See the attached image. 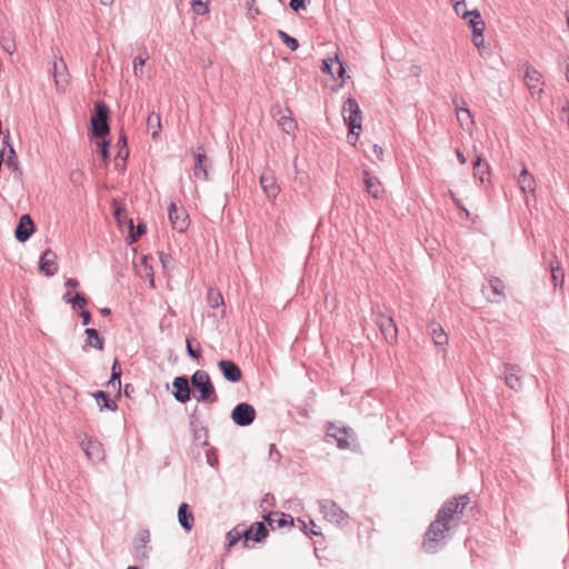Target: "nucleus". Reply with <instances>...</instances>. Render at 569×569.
<instances>
[{
	"mask_svg": "<svg viewBox=\"0 0 569 569\" xmlns=\"http://www.w3.org/2000/svg\"><path fill=\"white\" fill-rule=\"evenodd\" d=\"M453 10L457 14H459V7L465 6V0H451Z\"/></svg>",
	"mask_w": 569,
	"mask_h": 569,
	"instance_id": "obj_58",
	"label": "nucleus"
},
{
	"mask_svg": "<svg viewBox=\"0 0 569 569\" xmlns=\"http://www.w3.org/2000/svg\"><path fill=\"white\" fill-rule=\"evenodd\" d=\"M244 531H250L248 535L249 541L252 540L254 542H261L267 538L269 531L263 522L257 521L253 522L248 529Z\"/></svg>",
	"mask_w": 569,
	"mask_h": 569,
	"instance_id": "obj_26",
	"label": "nucleus"
},
{
	"mask_svg": "<svg viewBox=\"0 0 569 569\" xmlns=\"http://www.w3.org/2000/svg\"><path fill=\"white\" fill-rule=\"evenodd\" d=\"M118 146L119 148H123L124 149V156H123V160H126L129 156V150H128V147H127V137L124 133H121L119 140H118Z\"/></svg>",
	"mask_w": 569,
	"mask_h": 569,
	"instance_id": "obj_52",
	"label": "nucleus"
},
{
	"mask_svg": "<svg viewBox=\"0 0 569 569\" xmlns=\"http://www.w3.org/2000/svg\"><path fill=\"white\" fill-rule=\"evenodd\" d=\"M482 292L491 303H500L505 298V284L498 277H491L482 287Z\"/></svg>",
	"mask_w": 569,
	"mask_h": 569,
	"instance_id": "obj_9",
	"label": "nucleus"
},
{
	"mask_svg": "<svg viewBox=\"0 0 569 569\" xmlns=\"http://www.w3.org/2000/svg\"><path fill=\"white\" fill-rule=\"evenodd\" d=\"M57 254L51 249H46L39 261V270L47 277H52L58 271Z\"/></svg>",
	"mask_w": 569,
	"mask_h": 569,
	"instance_id": "obj_17",
	"label": "nucleus"
},
{
	"mask_svg": "<svg viewBox=\"0 0 569 569\" xmlns=\"http://www.w3.org/2000/svg\"><path fill=\"white\" fill-rule=\"evenodd\" d=\"M193 431L194 440L201 441L202 446H208V429L206 427H201L199 429H194Z\"/></svg>",
	"mask_w": 569,
	"mask_h": 569,
	"instance_id": "obj_44",
	"label": "nucleus"
},
{
	"mask_svg": "<svg viewBox=\"0 0 569 569\" xmlns=\"http://www.w3.org/2000/svg\"><path fill=\"white\" fill-rule=\"evenodd\" d=\"M64 286L70 290H76L79 286V281L76 278H68Z\"/></svg>",
	"mask_w": 569,
	"mask_h": 569,
	"instance_id": "obj_56",
	"label": "nucleus"
},
{
	"mask_svg": "<svg viewBox=\"0 0 569 569\" xmlns=\"http://www.w3.org/2000/svg\"><path fill=\"white\" fill-rule=\"evenodd\" d=\"M260 186L269 199H276L280 192V187L277 183L276 177L272 172L266 171L260 176Z\"/></svg>",
	"mask_w": 569,
	"mask_h": 569,
	"instance_id": "obj_18",
	"label": "nucleus"
},
{
	"mask_svg": "<svg viewBox=\"0 0 569 569\" xmlns=\"http://www.w3.org/2000/svg\"><path fill=\"white\" fill-rule=\"evenodd\" d=\"M463 20H467L468 27L472 30L475 36L479 37L480 31L486 29L485 21L481 18V14L478 9H473L470 11H465L461 14Z\"/></svg>",
	"mask_w": 569,
	"mask_h": 569,
	"instance_id": "obj_19",
	"label": "nucleus"
},
{
	"mask_svg": "<svg viewBox=\"0 0 569 569\" xmlns=\"http://www.w3.org/2000/svg\"><path fill=\"white\" fill-rule=\"evenodd\" d=\"M128 226L130 230H133V221L132 219L128 220ZM147 232V224L144 222H139L136 227L134 231H130L128 238L130 239V243L137 242L141 236Z\"/></svg>",
	"mask_w": 569,
	"mask_h": 569,
	"instance_id": "obj_35",
	"label": "nucleus"
},
{
	"mask_svg": "<svg viewBox=\"0 0 569 569\" xmlns=\"http://www.w3.org/2000/svg\"><path fill=\"white\" fill-rule=\"evenodd\" d=\"M147 127H148V129H152V133H151L152 139H157L159 136V132L161 130L160 116L156 112H151L147 119Z\"/></svg>",
	"mask_w": 569,
	"mask_h": 569,
	"instance_id": "obj_36",
	"label": "nucleus"
},
{
	"mask_svg": "<svg viewBox=\"0 0 569 569\" xmlns=\"http://www.w3.org/2000/svg\"><path fill=\"white\" fill-rule=\"evenodd\" d=\"M502 367H503V371L501 372V375L503 376V380H505L506 385L515 391L522 390L523 376H522V370H521L520 366L506 362V363H503Z\"/></svg>",
	"mask_w": 569,
	"mask_h": 569,
	"instance_id": "obj_8",
	"label": "nucleus"
},
{
	"mask_svg": "<svg viewBox=\"0 0 569 569\" xmlns=\"http://www.w3.org/2000/svg\"><path fill=\"white\" fill-rule=\"evenodd\" d=\"M146 60H147V58H142L141 56L136 57L133 59V72L136 76L142 74Z\"/></svg>",
	"mask_w": 569,
	"mask_h": 569,
	"instance_id": "obj_46",
	"label": "nucleus"
},
{
	"mask_svg": "<svg viewBox=\"0 0 569 569\" xmlns=\"http://www.w3.org/2000/svg\"><path fill=\"white\" fill-rule=\"evenodd\" d=\"M192 339L187 338L186 347L188 356L193 360H199L201 358V347L200 343H197V348H193Z\"/></svg>",
	"mask_w": 569,
	"mask_h": 569,
	"instance_id": "obj_41",
	"label": "nucleus"
},
{
	"mask_svg": "<svg viewBox=\"0 0 569 569\" xmlns=\"http://www.w3.org/2000/svg\"><path fill=\"white\" fill-rule=\"evenodd\" d=\"M86 346L96 348L98 350H103L104 348V338L101 337L100 332L94 328H87L86 329Z\"/></svg>",
	"mask_w": 569,
	"mask_h": 569,
	"instance_id": "obj_29",
	"label": "nucleus"
},
{
	"mask_svg": "<svg viewBox=\"0 0 569 569\" xmlns=\"http://www.w3.org/2000/svg\"><path fill=\"white\" fill-rule=\"evenodd\" d=\"M249 533L250 531H238L237 529L230 530L226 536L228 541V548L233 547L240 540H242V543L246 548H249Z\"/></svg>",
	"mask_w": 569,
	"mask_h": 569,
	"instance_id": "obj_30",
	"label": "nucleus"
},
{
	"mask_svg": "<svg viewBox=\"0 0 569 569\" xmlns=\"http://www.w3.org/2000/svg\"><path fill=\"white\" fill-rule=\"evenodd\" d=\"M191 6H192V10L199 16H203L208 12V0L191 1Z\"/></svg>",
	"mask_w": 569,
	"mask_h": 569,
	"instance_id": "obj_42",
	"label": "nucleus"
},
{
	"mask_svg": "<svg viewBox=\"0 0 569 569\" xmlns=\"http://www.w3.org/2000/svg\"><path fill=\"white\" fill-rule=\"evenodd\" d=\"M190 383L198 395H194L197 401L213 403L218 401V396L210 376L204 370H197L190 378Z\"/></svg>",
	"mask_w": 569,
	"mask_h": 569,
	"instance_id": "obj_2",
	"label": "nucleus"
},
{
	"mask_svg": "<svg viewBox=\"0 0 569 569\" xmlns=\"http://www.w3.org/2000/svg\"><path fill=\"white\" fill-rule=\"evenodd\" d=\"M103 140L101 141L100 143V154L102 157V160L107 163L109 158H110V153H109V149H110V140L108 139H104L102 138Z\"/></svg>",
	"mask_w": 569,
	"mask_h": 569,
	"instance_id": "obj_45",
	"label": "nucleus"
},
{
	"mask_svg": "<svg viewBox=\"0 0 569 569\" xmlns=\"http://www.w3.org/2000/svg\"><path fill=\"white\" fill-rule=\"evenodd\" d=\"M218 368L223 378L231 383H237L242 379V371L240 367L232 360L222 359L218 361Z\"/></svg>",
	"mask_w": 569,
	"mask_h": 569,
	"instance_id": "obj_12",
	"label": "nucleus"
},
{
	"mask_svg": "<svg viewBox=\"0 0 569 569\" xmlns=\"http://www.w3.org/2000/svg\"><path fill=\"white\" fill-rule=\"evenodd\" d=\"M263 520L274 529V523L278 528H283L286 526H293V518L284 512L280 511H271L263 516Z\"/></svg>",
	"mask_w": 569,
	"mask_h": 569,
	"instance_id": "obj_20",
	"label": "nucleus"
},
{
	"mask_svg": "<svg viewBox=\"0 0 569 569\" xmlns=\"http://www.w3.org/2000/svg\"><path fill=\"white\" fill-rule=\"evenodd\" d=\"M106 386L107 388H118L117 381H112V378L109 379Z\"/></svg>",
	"mask_w": 569,
	"mask_h": 569,
	"instance_id": "obj_63",
	"label": "nucleus"
},
{
	"mask_svg": "<svg viewBox=\"0 0 569 569\" xmlns=\"http://www.w3.org/2000/svg\"><path fill=\"white\" fill-rule=\"evenodd\" d=\"M110 110L103 101L94 103V110L90 119V131L94 138H106L110 133Z\"/></svg>",
	"mask_w": 569,
	"mask_h": 569,
	"instance_id": "obj_3",
	"label": "nucleus"
},
{
	"mask_svg": "<svg viewBox=\"0 0 569 569\" xmlns=\"http://www.w3.org/2000/svg\"><path fill=\"white\" fill-rule=\"evenodd\" d=\"M343 121L349 130V138L356 134V139L359 138V131L361 130V110L355 98H348L341 110Z\"/></svg>",
	"mask_w": 569,
	"mask_h": 569,
	"instance_id": "obj_4",
	"label": "nucleus"
},
{
	"mask_svg": "<svg viewBox=\"0 0 569 569\" xmlns=\"http://www.w3.org/2000/svg\"><path fill=\"white\" fill-rule=\"evenodd\" d=\"M518 184L523 193L535 194L536 192V180L533 176L523 168L518 177Z\"/></svg>",
	"mask_w": 569,
	"mask_h": 569,
	"instance_id": "obj_21",
	"label": "nucleus"
},
{
	"mask_svg": "<svg viewBox=\"0 0 569 569\" xmlns=\"http://www.w3.org/2000/svg\"><path fill=\"white\" fill-rule=\"evenodd\" d=\"M92 397L97 400L100 410L116 411L118 409L116 400L111 399L109 393L103 390L93 392Z\"/></svg>",
	"mask_w": 569,
	"mask_h": 569,
	"instance_id": "obj_24",
	"label": "nucleus"
},
{
	"mask_svg": "<svg viewBox=\"0 0 569 569\" xmlns=\"http://www.w3.org/2000/svg\"><path fill=\"white\" fill-rule=\"evenodd\" d=\"M84 451L89 459H99L101 453V445L99 442L89 440Z\"/></svg>",
	"mask_w": 569,
	"mask_h": 569,
	"instance_id": "obj_39",
	"label": "nucleus"
},
{
	"mask_svg": "<svg viewBox=\"0 0 569 569\" xmlns=\"http://www.w3.org/2000/svg\"><path fill=\"white\" fill-rule=\"evenodd\" d=\"M483 32H485V30H481L479 37L475 36V33H472V42L478 49H480L483 46V41H485Z\"/></svg>",
	"mask_w": 569,
	"mask_h": 569,
	"instance_id": "obj_54",
	"label": "nucleus"
},
{
	"mask_svg": "<svg viewBox=\"0 0 569 569\" xmlns=\"http://www.w3.org/2000/svg\"><path fill=\"white\" fill-rule=\"evenodd\" d=\"M279 124L281 126L282 130L286 132V133H290L292 132L297 124L295 122V120L292 118H289V117H282L279 121Z\"/></svg>",
	"mask_w": 569,
	"mask_h": 569,
	"instance_id": "obj_43",
	"label": "nucleus"
},
{
	"mask_svg": "<svg viewBox=\"0 0 569 569\" xmlns=\"http://www.w3.org/2000/svg\"><path fill=\"white\" fill-rule=\"evenodd\" d=\"M150 541V532L149 530L144 529V530H140L134 539V549L137 551V556L141 559L143 558H148L146 551H142L143 549L147 548V545L149 543Z\"/></svg>",
	"mask_w": 569,
	"mask_h": 569,
	"instance_id": "obj_27",
	"label": "nucleus"
},
{
	"mask_svg": "<svg viewBox=\"0 0 569 569\" xmlns=\"http://www.w3.org/2000/svg\"><path fill=\"white\" fill-rule=\"evenodd\" d=\"M114 218L118 220L119 223H124L127 220V212L124 208H117L113 212Z\"/></svg>",
	"mask_w": 569,
	"mask_h": 569,
	"instance_id": "obj_51",
	"label": "nucleus"
},
{
	"mask_svg": "<svg viewBox=\"0 0 569 569\" xmlns=\"http://www.w3.org/2000/svg\"><path fill=\"white\" fill-rule=\"evenodd\" d=\"M283 43L291 50V51H296L298 48H299V41L291 37V36H288V38H286V40L283 41Z\"/></svg>",
	"mask_w": 569,
	"mask_h": 569,
	"instance_id": "obj_50",
	"label": "nucleus"
},
{
	"mask_svg": "<svg viewBox=\"0 0 569 569\" xmlns=\"http://www.w3.org/2000/svg\"><path fill=\"white\" fill-rule=\"evenodd\" d=\"M557 264H553V261L550 262V270H551V279L555 289L562 288L565 282V271L561 268L559 261H556Z\"/></svg>",
	"mask_w": 569,
	"mask_h": 569,
	"instance_id": "obj_32",
	"label": "nucleus"
},
{
	"mask_svg": "<svg viewBox=\"0 0 569 569\" xmlns=\"http://www.w3.org/2000/svg\"><path fill=\"white\" fill-rule=\"evenodd\" d=\"M278 37L281 39V41L283 42L286 40V38H288V33L284 32L283 30H278Z\"/></svg>",
	"mask_w": 569,
	"mask_h": 569,
	"instance_id": "obj_62",
	"label": "nucleus"
},
{
	"mask_svg": "<svg viewBox=\"0 0 569 569\" xmlns=\"http://www.w3.org/2000/svg\"><path fill=\"white\" fill-rule=\"evenodd\" d=\"M187 376H179L173 379L172 395L174 399L180 403H186L191 399L190 382Z\"/></svg>",
	"mask_w": 569,
	"mask_h": 569,
	"instance_id": "obj_11",
	"label": "nucleus"
},
{
	"mask_svg": "<svg viewBox=\"0 0 569 569\" xmlns=\"http://www.w3.org/2000/svg\"><path fill=\"white\" fill-rule=\"evenodd\" d=\"M206 458H207V462L209 466H211V467L218 466V463H219L218 453L214 448H210L207 450Z\"/></svg>",
	"mask_w": 569,
	"mask_h": 569,
	"instance_id": "obj_48",
	"label": "nucleus"
},
{
	"mask_svg": "<svg viewBox=\"0 0 569 569\" xmlns=\"http://www.w3.org/2000/svg\"><path fill=\"white\" fill-rule=\"evenodd\" d=\"M133 390H134V389H133V386H132V385L127 383V385L124 386V395H126L127 397H129V396H130V392H132Z\"/></svg>",
	"mask_w": 569,
	"mask_h": 569,
	"instance_id": "obj_60",
	"label": "nucleus"
},
{
	"mask_svg": "<svg viewBox=\"0 0 569 569\" xmlns=\"http://www.w3.org/2000/svg\"><path fill=\"white\" fill-rule=\"evenodd\" d=\"M335 62L338 63V68H337L338 78H343V76L346 73V69H345L342 61H340L338 56H336L335 58H328V59L322 60V66H321L322 72L335 76V72L332 71V66Z\"/></svg>",
	"mask_w": 569,
	"mask_h": 569,
	"instance_id": "obj_28",
	"label": "nucleus"
},
{
	"mask_svg": "<svg viewBox=\"0 0 569 569\" xmlns=\"http://www.w3.org/2000/svg\"><path fill=\"white\" fill-rule=\"evenodd\" d=\"M121 375H122V371H121V366H120V362L119 360L116 358L113 360V363H112V367H111V377L112 378V381H117V385H118V392L116 395V398H119L120 395H121Z\"/></svg>",
	"mask_w": 569,
	"mask_h": 569,
	"instance_id": "obj_38",
	"label": "nucleus"
},
{
	"mask_svg": "<svg viewBox=\"0 0 569 569\" xmlns=\"http://www.w3.org/2000/svg\"><path fill=\"white\" fill-rule=\"evenodd\" d=\"M9 139H10V133L8 131L7 134L3 137V144L6 148H8L7 158H6V160L3 159V162H4L6 167L9 170H11L18 179H21L22 170L19 167V161H18L16 150H14L13 146L9 142Z\"/></svg>",
	"mask_w": 569,
	"mask_h": 569,
	"instance_id": "obj_16",
	"label": "nucleus"
},
{
	"mask_svg": "<svg viewBox=\"0 0 569 569\" xmlns=\"http://www.w3.org/2000/svg\"><path fill=\"white\" fill-rule=\"evenodd\" d=\"M80 318L83 326H88L92 320L91 313L88 310H82L80 312Z\"/></svg>",
	"mask_w": 569,
	"mask_h": 569,
	"instance_id": "obj_55",
	"label": "nucleus"
},
{
	"mask_svg": "<svg viewBox=\"0 0 569 569\" xmlns=\"http://www.w3.org/2000/svg\"><path fill=\"white\" fill-rule=\"evenodd\" d=\"M99 312L103 316V317H107L109 315H111V309L108 308V307H103L99 310Z\"/></svg>",
	"mask_w": 569,
	"mask_h": 569,
	"instance_id": "obj_61",
	"label": "nucleus"
},
{
	"mask_svg": "<svg viewBox=\"0 0 569 569\" xmlns=\"http://www.w3.org/2000/svg\"><path fill=\"white\" fill-rule=\"evenodd\" d=\"M234 425L239 427H248L253 423L257 417L254 407L248 402L236 405L230 415Z\"/></svg>",
	"mask_w": 569,
	"mask_h": 569,
	"instance_id": "obj_7",
	"label": "nucleus"
},
{
	"mask_svg": "<svg viewBox=\"0 0 569 569\" xmlns=\"http://www.w3.org/2000/svg\"><path fill=\"white\" fill-rule=\"evenodd\" d=\"M453 103L456 106L457 111V118L461 126H463L465 122L470 121L472 122V116L468 108L459 107L456 102V99H453Z\"/></svg>",
	"mask_w": 569,
	"mask_h": 569,
	"instance_id": "obj_40",
	"label": "nucleus"
},
{
	"mask_svg": "<svg viewBox=\"0 0 569 569\" xmlns=\"http://www.w3.org/2000/svg\"><path fill=\"white\" fill-rule=\"evenodd\" d=\"M290 8L298 12L307 8V0H289Z\"/></svg>",
	"mask_w": 569,
	"mask_h": 569,
	"instance_id": "obj_49",
	"label": "nucleus"
},
{
	"mask_svg": "<svg viewBox=\"0 0 569 569\" xmlns=\"http://www.w3.org/2000/svg\"><path fill=\"white\" fill-rule=\"evenodd\" d=\"M207 301L210 308L216 309L223 305V297L219 290L209 288Z\"/></svg>",
	"mask_w": 569,
	"mask_h": 569,
	"instance_id": "obj_37",
	"label": "nucleus"
},
{
	"mask_svg": "<svg viewBox=\"0 0 569 569\" xmlns=\"http://www.w3.org/2000/svg\"><path fill=\"white\" fill-rule=\"evenodd\" d=\"M490 167L481 156H477L473 161V176L479 179L482 183L489 180Z\"/></svg>",
	"mask_w": 569,
	"mask_h": 569,
	"instance_id": "obj_25",
	"label": "nucleus"
},
{
	"mask_svg": "<svg viewBox=\"0 0 569 569\" xmlns=\"http://www.w3.org/2000/svg\"><path fill=\"white\" fill-rule=\"evenodd\" d=\"M320 511L323 517L338 526L347 523L348 515L333 500L323 499L319 501Z\"/></svg>",
	"mask_w": 569,
	"mask_h": 569,
	"instance_id": "obj_6",
	"label": "nucleus"
},
{
	"mask_svg": "<svg viewBox=\"0 0 569 569\" xmlns=\"http://www.w3.org/2000/svg\"><path fill=\"white\" fill-rule=\"evenodd\" d=\"M358 139H356V134L351 136V138L348 137V141L355 146Z\"/></svg>",
	"mask_w": 569,
	"mask_h": 569,
	"instance_id": "obj_64",
	"label": "nucleus"
},
{
	"mask_svg": "<svg viewBox=\"0 0 569 569\" xmlns=\"http://www.w3.org/2000/svg\"><path fill=\"white\" fill-rule=\"evenodd\" d=\"M363 181L366 184V190L371 197L375 199L382 197L383 189L381 188L379 180L371 177L367 170H363Z\"/></svg>",
	"mask_w": 569,
	"mask_h": 569,
	"instance_id": "obj_23",
	"label": "nucleus"
},
{
	"mask_svg": "<svg viewBox=\"0 0 569 569\" xmlns=\"http://www.w3.org/2000/svg\"><path fill=\"white\" fill-rule=\"evenodd\" d=\"M457 158L461 164H465L467 162L466 156L459 150H456Z\"/></svg>",
	"mask_w": 569,
	"mask_h": 569,
	"instance_id": "obj_59",
	"label": "nucleus"
},
{
	"mask_svg": "<svg viewBox=\"0 0 569 569\" xmlns=\"http://www.w3.org/2000/svg\"><path fill=\"white\" fill-rule=\"evenodd\" d=\"M430 335L436 346L443 347L448 343L447 333L440 325L432 323Z\"/></svg>",
	"mask_w": 569,
	"mask_h": 569,
	"instance_id": "obj_34",
	"label": "nucleus"
},
{
	"mask_svg": "<svg viewBox=\"0 0 569 569\" xmlns=\"http://www.w3.org/2000/svg\"><path fill=\"white\" fill-rule=\"evenodd\" d=\"M83 179H84V173L79 170V169H74L70 172V181L74 184V186H80L82 184L83 182Z\"/></svg>",
	"mask_w": 569,
	"mask_h": 569,
	"instance_id": "obj_47",
	"label": "nucleus"
},
{
	"mask_svg": "<svg viewBox=\"0 0 569 569\" xmlns=\"http://www.w3.org/2000/svg\"><path fill=\"white\" fill-rule=\"evenodd\" d=\"M469 502L468 495H459L442 503L423 535V551L436 553L446 546L449 531L460 525L463 510Z\"/></svg>",
	"mask_w": 569,
	"mask_h": 569,
	"instance_id": "obj_1",
	"label": "nucleus"
},
{
	"mask_svg": "<svg viewBox=\"0 0 569 569\" xmlns=\"http://www.w3.org/2000/svg\"><path fill=\"white\" fill-rule=\"evenodd\" d=\"M196 162L193 167V174L197 179L208 180V163L209 159L204 153V149L202 146H198L193 152Z\"/></svg>",
	"mask_w": 569,
	"mask_h": 569,
	"instance_id": "obj_14",
	"label": "nucleus"
},
{
	"mask_svg": "<svg viewBox=\"0 0 569 569\" xmlns=\"http://www.w3.org/2000/svg\"><path fill=\"white\" fill-rule=\"evenodd\" d=\"M376 323L379 327L382 336L389 343L397 342L398 328H397L396 322L391 316H387V315L379 312L376 316Z\"/></svg>",
	"mask_w": 569,
	"mask_h": 569,
	"instance_id": "obj_10",
	"label": "nucleus"
},
{
	"mask_svg": "<svg viewBox=\"0 0 569 569\" xmlns=\"http://www.w3.org/2000/svg\"><path fill=\"white\" fill-rule=\"evenodd\" d=\"M160 261L163 266V268H170L172 267V257L168 253H160Z\"/></svg>",
	"mask_w": 569,
	"mask_h": 569,
	"instance_id": "obj_53",
	"label": "nucleus"
},
{
	"mask_svg": "<svg viewBox=\"0 0 569 569\" xmlns=\"http://www.w3.org/2000/svg\"><path fill=\"white\" fill-rule=\"evenodd\" d=\"M178 520L180 526L186 530L190 531L193 527L194 518L187 502H182L178 509Z\"/></svg>",
	"mask_w": 569,
	"mask_h": 569,
	"instance_id": "obj_22",
	"label": "nucleus"
},
{
	"mask_svg": "<svg viewBox=\"0 0 569 569\" xmlns=\"http://www.w3.org/2000/svg\"><path fill=\"white\" fill-rule=\"evenodd\" d=\"M34 232V222L29 213L20 217L14 230V237L19 242H26Z\"/></svg>",
	"mask_w": 569,
	"mask_h": 569,
	"instance_id": "obj_13",
	"label": "nucleus"
},
{
	"mask_svg": "<svg viewBox=\"0 0 569 569\" xmlns=\"http://www.w3.org/2000/svg\"><path fill=\"white\" fill-rule=\"evenodd\" d=\"M66 303H70L73 309H82L87 306V298L80 293L76 292L73 297L70 296V292H66L62 297Z\"/></svg>",
	"mask_w": 569,
	"mask_h": 569,
	"instance_id": "obj_33",
	"label": "nucleus"
},
{
	"mask_svg": "<svg viewBox=\"0 0 569 569\" xmlns=\"http://www.w3.org/2000/svg\"><path fill=\"white\" fill-rule=\"evenodd\" d=\"M327 438H333L339 449H350L351 445L356 442L357 436L353 429L349 427H337L335 423L329 422L327 427Z\"/></svg>",
	"mask_w": 569,
	"mask_h": 569,
	"instance_id": "obj_5",
	"label": "nucleus"
},
{
	"mask_svg": "<svg viewBox=\"0 0 569 569\" xmlns=\"http://www.w3.org/2000/svg\"><path fill=\"white\" fill-rule=\"evenodd\" d=\"M541 74L531 66H527L525 80L529 90L533 93L535 90L538 89V83L540 81Z\"/></svg>",
	"mask_w": 569,
	"mask_h": 569,
	"instance_id": "obj_31",
	"label": "nucleus"
},
{
	"mask_svg": "<svg viewBox=\"0 0 569 569\" xmlns=\"http://www.w3.org/2000/svg\"><path fill=\"white\" fill-rule=\"evenodd\" d=\"M168 216L172 228L179 232H183L187 230L189 226L188 214L184 210H178L174 202H171L168 208Z\"/></svg>",
	"mask_w": 569,
	"mask_h": 569,
	"instance_id": "obj_15",
	"label": "nucleus"
},
{
	"mask_svg": "<svg viewBox=\"0 0 569 569\" xmlns=\"http://www.w3.org/2000/svg\"><path fill=\"white\" fill-rule=\"evenodd\" d=\"M372 151L379 160H382L383 149L379 144H373Z\"/></svg>",
	"mask_w": 569,
	"mask_h": 569,
	"instance_id": "obj_57",
	"label": "nucleus"
}]
</instances>
